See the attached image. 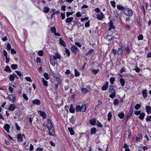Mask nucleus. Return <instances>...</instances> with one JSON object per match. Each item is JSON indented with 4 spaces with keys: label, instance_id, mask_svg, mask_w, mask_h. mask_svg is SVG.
<instances>
[{
    "label": "nucleus",
    "instance_id": "51",
    "mask_svg": "<svg viewBox=\"0 0 151 151\" xmlns=\"http://www.w3.org/2000/svg\"><path fill=\"white\" fill-rule=\"evenodd\" d=\"M50 30L51 32L54 33L56 32V29L55 27H52L50 29Z\"/></svg>",
    "mask_w": 151,
    "mask_h": 151
},
{
    "label": "nucleus",
    "instance_id": "21",
    "mask_svg": "<svg viewBox=\"0 0 151 151\" xmlns=\"http://www.w3.org/2000/svg\"><path fill=\"white\" fill-rule=\"evenodd\" d=\"M73 19V18L72 17L67 18L65 19V22L66 23L69 24L72 21Z\"/></svg>",
    "mask_w": 151,
    "mask_h": 151
},
{
    "label": "nucleus",
    "instance_id": "44",
    "mask_svg": "<svg viewBox=\"0 0 151 151\" xmlns=\"http://www.w3.org/2000/svg\"><path fill=\"white\" fill-rule=\"evenodd\" d=\"M115 27L114 26L113 23L110 22V26L109 29V30H111L112 29H114V28Z\"/></svg>",
    "mask_w": 151,
    "mask_h": 151
},
{
    "label": "nucleus",
    "instance_id": "31",
    "mask_svg": "<svg viewBox=\"0 0 151 151\" xmlns=\"http://www.w3.org/2000/svg\"><path fill=\"white\" fill-rule=\"evenodd\" d=\"M112 116V115L111 114V112L110 111L109 112L108 115V119L107 120L109 121H110L111 120V117Z\"/></svg>",
    "mask_w": 151,
    "mask_h": 151
},
{
    "label": "nucleus",
    "instance_id": "54",
    "mask_svg": "<svg viewBox=\"0 0 151 151\" xmlns=\"http://www.w3.org/2000/svg\"><path fill=\"white\" fill-rule=\"evenodd\" d=\"M23 98L26 100L27 101L29 99L28 97H27L26 94L25 93H23Z\"/></svg>",
    "mask_w": 151,
    "mask_h": 151
},
{
    "label": "nucleus",
    "instance_id": "37",
    "mask_svg": "<svg viewBox=\"0 0 151 151\" xmlns=\"http://www.w3.org/2000/svg\"><path fill=\"white\" fill-rule=\"evenodd\" d=\"M120 82L121 84V85L122 86H123L125 83V81L122 78H121L120 79Z\"/></svg>",
    "mask_w": 151,
    "mask_h": 151
},
{
    "label": "nucleus",
    "instance_id": "24",
    "mask_svg": "<svg viewBox=\"0 0 151 151\" xmlns=\"http://www.w3.org/2000/svg\"><path fill=\"white\" fill-rule=\"evenodd\" d=\"M142 139V136L141 134H139L137 137V140L138 141H140Z\"/></svg>",
    "mask_w": 151,
    "mask_h": 151
},
{
    "label": "nucleus",
    "instance_id": "26",
    "mask_svg": "<svg viewBox=\"0 0 151 151\" xmlns=\"http://www.w3.org/2000/svg\"><path fill=\"white\" fill-rule=\"evenodd\" d=\"M118 116L121 119L123 118L124 116V113L123 112H122L119 113L118 114Z\"/></svg>",
    "mask_w": 151,
    "mask_h": 151
},
{
    "label": "nucleus",
    "instance_id": "36",
    "mask_svg": "<svg viewBox=\"0 0 151 151\" xmlns=\"http://www.w3.org/2000/svg\"><path fill=\"white\" fill-rule=\"evenodd\" d=\"M91 71L95 75L96 74L99 72V70L98 69L96 70L93 69L91 70Z\"/></svg>",
    "mask_w": 151,
    "mask_h": 151
},
{
    "label": "nucleus",
    "instance_id": "64",
    "mask_svg": "<svg viewBox=\"0 0 151 151\" xmlns=\"http://www.w3.org/2000/svg\"><path fill=\"white\" fill-rule=\"evenodd\" d=\"M34 149V147L31 144L30 145V147L29 149V151H32V150H33Z\"/></svg>",
    "mask_w": 151,
    "mask_h": 151
},
{
    "label": "nucleus",
    "instance_id": "25",
    "mask_svg": "<svg viewBox=\"0 0 151 151\" xmlns=\"http://www.w3.org/2000/svg\"><path fill=\"white\" fill-rule=\"evenodd\" d=\"M50 11V9L48 7L45 6L43 8V12L45 13H47Z\"/></svg>",
    "mask_w": 151,
    "mask_h": 151
},
{
    "label": "nucleus",
    "instance_id": "32",
    "mask_svg": "<svg viewBox=\"0 0 151 151\" xmlns=\"http://www.w3.org/2000/svg\"><path fill=\"white\" fill-rule=\"evenodd\" d=\"M68 130L71 135H73L74 134V131L73 129L71 127H68Z\"/></svg>",
    "mask_w": 151,
    "mask_h": 151
},
{
    "label": "nucleus",
    "instance_id": "49",
    "mask_svg": "<svg viewBox=\"0 0 151 151\" xmlns=\"http://www.w3.org/2000/svg\"><path fill=\"white\" fill-rule=\"evenodd\" d=\"M146 119L147 122L151 121V115L147 116Z\"/></svg>",
    "mask_w": 151,
    "mask_h": 151
},
{
    "label": "nucleus",
    "instance_id": "20",
    "mask_svg": "<svg viewBox=\"0 0 151 151\" xmlns=\"http://www.w3.org/2000/svg\"><path fill=\"white\" fill-rule=\"evenodd\" d=\"M117 8L119 10H122L123 11V12H124V10L125 9H126L124 7V6H122L120 5H119L117 6Z\"/></svg>",
    "mask_w": 151,
    "mask_h": 151
},
{
    "label": "nucleus",
    "instance_id": "19",
    "mask_svg": "<svg viewBox=\"0 0 151 151\" xmlns=\"http://www.w3.org/2000/svg\"><path fill=\"white\" fill-rule=\"evenodd\" d=\"M146 111L148 114L151 113V107L150 106H146Z\"/></svg>",
    "mask_w": 151,
    "mask_h": 151
},
{
    "label": "nucleus",
    "instance_id": "6",
    "mask_svg": "<svg viewBox=\"0 0 151 151\" xmlns=\"http://www.w3.org/2000/svg\"><path fill=\"white\" fill-rule=\"evenodd\" d=\"M70 50L75 54H76L79 51V50L78 49L77 47L74 45H73L71 47Z\"/></svg>",
    "mask_w": 151,
    "mask_h": 151
},
{
    "label": "nucleus",
    "instance_id": "56",
    "mask_svg": "<svg viewBox=\"0 0 151 151\" xmlns=\"http://www.w3.org/2000/svg\"><path fill=\"white\" fill-rule=\"evenodd\" d=\"M140 106L141 105L140 104H137L134 107L136 109L138 110L140 108Z\"/></svg>",
    "mask_w": 151,
    "mask_h": 151
},
{
    "label": "nucleus",
    "instance_id": "23",
    "mask_svg": "<svg viewBox=\"0 0 151 151\" xmlns=\"http://www.w3.org/2000/svg\"><path fill=\"white\" fill-rule=\"evenodd\" d=\"M59 43L61 45L63 46L64 47H65L66 46L65 42L62 40L61 38L59 39Z\"/></svg>",
    "mask_w": 151,
    "mask_h": 151
},
{
    "label": "nucleus",
    "instance_id": "57",
    "mask_svg": "<svg viewBox=\"0 0 151 151\" xmlns=\"http://www.w3.org/2000/svg\"><path fill=\"white\" fill-rule=\"evenodd\" d=\"M141 113V111H135L134 114L137 115H138L139 114H140Z\"/></svg>",
    "mask_w": 151,
    "mask_h": 151
},
{
    "label": "nucleus",
    "instance_id": "58",
    "mask_svg": "<svg viewBox=\"0 0 151 151\" xmlns=\"http://www.w3.org/2000/svg\"><path fill=\"white\" fill-rule=\"evenodd\" d=\"M111 5L112 6L113 8H115L116 6H115V2L114 1H111L110 2Z\"/></svg>",
    "mask_w": 151,
    "mask_h": 151
},
{
    "label": "nucleus",
    "instance_id": "28",
    "mask_svg": "<svg viewBox=\"0 0 151 151\" xmlns=\"http://www.w3.org/2000/svg\"><path fill=\"white\" fill-rule=\"evenodd\" d=\"M118 55H122L123 54V51L122 48H119L118 49L117 51Z\"/></svg>",
    "mask_w": 151,
    "mask_h": 151
},
{
    "label": "nucleus",
    "instance_id": "59",
    "mask_svg": "<svg viewBox=\"0 0 151 151\" xmlns=\"http://www.w3.org/2000/svg\"><path fill=\"white\" fill-rule=\"evenodd\" d=\"M41 59L38 57L36 58V62L37 63H41Z\"/></svg>",
    "mask_w": 151,
    "mask_h": 151
},
{
    "label": "nucleus",
    "instance_id": "53",
    "mask_svg": "<svg viewBox=\"0 0 151 151\" xmlns=\"http://www.w3.org/2000/svg\"><path fill=\"white\" fill-rule=\"evenodd\" d=\"M39 55L40 56H42L43 55V52L42 50H40L38 52Z\"/></svg>",
    "mask_w": 151,
    "mask_h": 151
},
{
    "label": "nucleus",
    "instance_id": "4",
    "mask_svg": "<svg viewBox=\"0 0 151 151\" xmlns=\"http://www.w3.org/2000/svg\"><path fill=\"white\" fill-rule=\"evenodd\" d=\"M124 13L128 17H131L133 15L132 10L129 8H126L124 10Z\"/></svg>",
    "mask_w": 151,
    "mask_h": 151
},
{
    "label": "nucleus",
    "instance_id": "18",
    "mask_svg": "<svg viewBox=\"0 0 151 151\" xmlns=\"http://www.w3.org/2000/svg\"><path fill=\"white\" fill-rule=\"evenodd\" d=\"M142 93L144 98L145 99L147 96V91L145 89L142 91Z\"/></svg>",
    "mask_w": 151,
    "mask_h": 151
},
{
    "label": "nucleus",
    "instance_id": "7",
    "mask_svg": "<svg viewBox=\"0 0 151 151\" xmlns=\"http://www.w3.org/2000/svg\"><path fill=\"white\" fill-rule=\"evenodd\" d=\"M9 100L13 102H15L16 100L15 96L14 94H10L8 95Z\"/></svg>",
    "mask_w": 151,
    "mask_h": 151
},
{
    "label": "nucleus",
    "instance_id": "29",
    "mask_svg": "<svg viewBox=\"0 0 151 151\" xmlns=\"http://www.w3.org/2000/svg\"><path fill=\"white\" fill-rule=\"evenodd\" d=\"M4 70L8 73H10L12 71L9 67L8 65L5 67Z\"/></svg>",
    "mask_w": 151,
    "mask_h": 151
},
{
    "label": "nucleus",
    "instance_id": "27",
    "mask_svg": "<svg viewBox=\"0 0 151 151\" xmlns=\"http://www.w3.org/2000/svg\"><path fill=\"white\" fill-rule=\"evenodd\" d=\"M43 85L47 87L48 86V82H47L45 80L44 78H42V81Z\"/></svg>",
    "mask_w": 151,
    "mask_h": 151
},
{
    "label": "nucleus",
    "instance_id": "55",
    "mask_svg": "<svg viewBox=\"0 0 151 151\" xmlns=\"http://www.w3.org/2000/svg\"><path fill=\"white\" fill-rule=\"evenodd\" d=\"M11 48V46L10 44L8 43L7 45V49L8 50H10Z\"/></svg>",
    "mask_w": 151,
    "mask_h": 151
},
{
    "label": "nucleus",
    "instance_id": "41",
    "mask_svg": "<svg viewBox=\"0 0 151 151\" xmlns=\"http://www.w3.org/2000/svg\"><path fill=\"white\" fill-rule=\"evenodd\" d=\"M65 52L67 54L68 57H69L70 56V53L68 49L66 48H65Z\"/></svg>",
    "mask_w": 151,
    "mask_h": 151
},
{
    "label": "nucleus",
    "instance_id": "14",
    "mask_svg": "<svg viewBox=\"0 0 151 151\" xmlns=\"http://www.w3.org/2000/svg\"><path fill=\"white\" fill-rule=\"evenodd\" d=\"M96 119L95 118H93L89 120L90 124L92 125H94L96 124Z\"/></svg>",
    "mask_w": 151,
    "mask_h": 151
},
{
    "label": "nucleus",
    "instance_id": "9",
    "mask_svg": "<svg viewBox=\"0 0 151 151\" xmlns=\"http://www.w3.org/2000/svg\"><path fill=\"white\" fill-rule=\"evenodd\" d=\"M104 17V15L102 12H101L97 14V18L99 20H101Z\"/></svg>",
    "mask_w": 151,
    "mask_h": 151
},
{
    "label": "nucleus",
    "instance_id": "43",
    "mask_svg": "<svg viewBox=\"0 0 151 151\" xmlns=\"http://www.w3.org/2000/svg\"><path fill=\"white\" fill-rule=\"evenodd\" d=\"M75 76H78L80 75L79 72L76 69L74 70Z\"/></svg>",
    "mask_w": 151,
    "mask_h": 151
},
{
    "label": "nucleus",
    "instance_id": "17",
    "mask_svg": "<svg viewBox=\"0 0 151 151\" xmlns=\"http://www.w3.org/2000/svg\"><path fill=\"white\" fill-rule=\"evenodd\" d=\"M9 128H10V126L8 124H6L4 126V129L8 133H9Z\"/></svg>",
    "mask_w": 151,
    "mask_h": 151
},
{
    "label": "nucleus",
    "instance_id": "13",
    "mask_svg": "<svg viewBox=\"0 0 151 151\" xmlns=\"http://www.w3.org/2000/svg\"><path fill=\"white\" fill-rule=\"evenodd\" d=\"M32 103L33 104H35L37 105H40L41 104L40 101L38 99H35L33 100Z\"/></svg>",
    "mask_w": 151,
    "mask_h": 151
},
{
    "label": "nucleus",
    "instance_id": "16",
    "mask_svg": "<svg viewBox=\"0 0 151 151\" xmlns=\"http://www.w3.org/2000/svg\"><path fill=\"white\" fill-rule=\"evenodd\" d=\"M54 80L57 81L58 82V83H60V84L62 83L61 80L57 76H54Z\"/></svg>",
    "mask_w": 151,
    "mask_h": 151
},
{
    "label": "nucleus",
    "instance_id": "1",
    "mask_svg": "<svg viewBox=\"0 0 151 151\" xmlns=\"http://www.w3.org/2000/svg\"><path fill=\"white\" fill-rule=\"evenodd\" d=\"M47 127L49 131V134L50 136L53 135L54 134V130L52 123L49 119L47 120Z\"/></svg>",
    "mask_w": 151,
    "mask_h": 151
},
{
    "label": "nucleus",
    "instance_id": "50",
    "mask_svg": "<svg viewBox=\"0 0 151 151\" xmlns=\"http://www.w3.org/2000/svg\"><path fill=\"white\" fill-rule=\"evenodd\" d=\"M115 79L114 78L111 77L110 79V81L111 84L112 85L114 83V82L115 81Z\"/></svg>",
    "mask_w": 151,
    "mask_h": 151
},
{
    "label": "nucleus",
    "instance_id": "12",
    "mask_svg": "<svg viewBox=\"0 0 151 151\" xmlns=\"http://www.w3.org/2000/svg\"><path fill=\"white\" fill-rule=\"evenodd\" d=\"M60 55L57 52H56L53 56V58L55 60H56L57 59H60Z\"/></svg>",
    "mask_w": 151,
    "mask_h": 151
},
{
    "label": "nucleus",
    "instance_id": "35",
    "mask_svg": "<svg viewBox=\"0 0 151 151\" xmlns=\"http://www.w3.org/2000/svg\"><path fill=\"white\" fill-rule=\"evenodd\" d=\"M9 80L12 82L14 81V78L13 73L11 75H10V76L9 77Z\"/></svg>",
    "mask_w": 151,
    "mask_h": 151
},
{
    "label": "nucleus",
    "instance_id": "11",
    "mask_svg": "<svg viewBox=\"0 0 151 151\" xmlns=\"http://www.w3.org/2000/svg\"><path fill=\"white\" fill-rule=\"evenodd\" d=\"M16 108V106L15 104H10L8 109L9 111H14Z\"/></svg>",
    "mask_w": 151,
    "mask_h": 151
},
{
    "label": "nucleus",
    "instance_id": "48",
    "mask_svg": "<svg viewBox=\"0 0 151 151\" xmlns=\"http://www.w3.org/2000/svg\"><path fill=\"white\" fill-rule=\"evenodd\" d=\"M96 122L97 123L96 124L97 126L100 127H103V125L100 122H99L98 121H97Z\"/></svg>",
    "mask_w": 151,
    "mask_h": 151
},
{
    "label": "nucleus",
    "instance_id": "30",
    "mask_svg": "<svg viewBox=\"0 0 151 151\" xmlns=\"http://www.w3.org/2000/svg\"><path fill=\"white\" fill-rule=\"evenodd\" d=\"M145 115V113L143 112H142L140 114V116L139 117V118L142 120H143L144 119Z\"/></svg>",
    "mask_w": 151,
    "mask_h": 151
},
{
    "label": "nucleus",
    "instance_id": "60",
    "mask_svg": "<svg viewBox=\"0 0 151 151\" xmlns=\"http://www.w3.org/2000/svg\"><path fill=\"white\" fill-rule=\"evenodd\" d=\"M112 53H113V54L114 55H116L117 53V52L116 50L114 49H112Z\"/></svg>",
    "mask_w": 151,
    "mask_h": 151
},
{
    "label": "nucleus",
    "instance_id": "8",
    "mask_svg": "<svg viewBox=\"0 0 151 151\" xmlns=\"http://www.w3.org/2000/svg\"><path fill=\"white\" fill-rule=\"evenodd\" d=\"M38 114H39L40 116H42V117L43 119H45L47 117V115L45 111H38Z\"/></svg>",
    "mask_w": 151,
    "mask_h": 151
},
{
    "label": "nucleus",
    "instance_id": "40",
    "mask_svg": "<svg viewBox=\"0 0 151 151\" xmlns=\"http://www.w3.org/2000/svg\"><path fill=\"white\" fill-rule=\"evenodd\" d=\"M11 67L12 68L13 70H15L17 68V64H12L11 65Z\"/></svg>",
    "mask_w": 151,
    "mask_h": 151
},
{
    "label": "nucleus",
    "instance_id": "45",
    "mask_svg": "<svg viewBox=\"0 0 151 151\" xmlns=\"http://www.w3.org/2000/svg\"><path fill=\"white\" fill-rule=\"evenodd\" d=\"M44 76L46 80H48L49 79V75L47 73H44Z\"/></svg>",
    "mask_w": 151,
    "mask_h": 151
},
{
    "label": "nucleus",
    "instance_id": "61",
    "mask_svg": "<svg viewBox=\"0 0 151 151\" xmlns=\"http://www.w3.org/2000/svg\"><path fill=\"white\" fill-rule=\"evenodd\" d=\"M25 79L28 81H29L31 82L32 81V80L31 79L30 77H26L25 78Z\"/></svg>",
    "mask_w": 151,
    "mask_h": 151
},
{
    "label": "nucleus",
    "instance_id": "42",
    "mask_svg": "<svg viewBox=\"0 0 151 151\" xmlns=\"http://www.w3.org/2000/svg\"><path fill=\"white\" fill-rule=\"evenodd\" d=\"M119 100L117 99H115L114 100V105L115 106L118 105L119 104Z\"/></svg>",
    "mask_w": 151,
    "mask_h": 151
},
{
    "label": "nucleus",
    "instance_id": "38",
    "mask_svg": "<svg viewBox=\"0 0 151 151\" xmlns=\"http://www.w3.org/2000/svg\"><path fill=\"white\" fill-rule=\"evenodd\" d=\"M81 91L83 93H86L88 92V91L87 88H81Z\"/></svg>",
    "mask_w": 151,
    "mask_h": 151
},
{
    "label": "nucleus",
    "instance_id": "3",
    "mask_svg": "<svg viewBox=\"0 0 151 151\" xmlns=\"http://www.w3.org/2000/svg\"><path fill=\"white\" fill-rule=\"evenodd\" d=\"M109 91L111 94L109 95V97L112 99L114 98L116 96V91L114 89V86L113 85H110L109 89Z\"/></svg>",
    "mask_w": 151,
    "mask_h": 151
},
{
    "label": "nucleus",
    "instance_id": "63",
    "mask_svg": "<svg viewBox=\"0 0 151 151\" xmlns=\"http://www.w3.org/2000/svg\"><path fill=\"white\" fill-rule=\"evenodd\" d=\"M15 126L16 127L18 131H19L20 130V127L19 126L17 123H15Z\"/></svg>",
    "mask_w": 151,
    "mask_h": 151
},
{
    "label": "nucleus",
    "instance_id": "15",
    "mask_svg": "<svg viewBox=\"0 0 151 151\" xmlns=\"http://www.w3.org/2000/svg\"><path fill=\"white\" fill-rule=\"evenodd\" d=\"M70 112L72 113H74L75 111V109L73 105L72 104H71L70 106V108L69 109Z\"/></svg>",
    "mask_w": 151,
    "mask_h": 151
},
{
    "label": "nucleus",
    "instance_id": "10",
    "mask_svg": "<svg viewBox=\"0 0 151 151\" xmlns=\"http://www.w3.org/2000/svg\"><path fill=\"white\" fill-rule=\"evenodd\" d=\"M108 88V82H105L103 85L101 89L103 91H106L107 90Z\"/></svg>",
    "mask_w": 151,
    "mask_h": 151
},
{
    "label": "nucleus",
    "instance_id": "47",
    "mask_svg": "<svg viewBox=\"0 0 151 151\" xmlns=\"http://www.w3.org/2000/svg\"><path fill=\"white\" fill-rule=\"evenodd\" d=\"M114 14L116 17H119L120 15L119 14L118 12L116 10H114Z\"/></svg>",
    "mask_w": 151,
    "mask_h": 151
},
{
    "label": "nucleus",
    "instance_id": "46",
    "mask_svg": "<svg viewBox=\"0 0 151 151\" xmlns=\"http://www.w3.org/2000/svg\"><path fill=\"white\" fill-rule=\"evenodd\" d=\"M96 129L95 127L91 129V134H94L96 133Z\"/></svg>",
    "mask_w": 151,
    "mask_h": 151
},
{
    "label": "nucleus",
    "instance_id": "5",
    "mask_svg": "<svg viewBox=\"0 0 151 151\" xmlns=\"http://www.w3.org/2000/svg\"><path fill=\"white\" fill-rule=\"evenodd\" d=\"M133 109L132 106H130L129 109V113L127 114L126 121H127L128 119H131L130 116L132 115L133 112Z\"/></svg>",
    "mask_w": 151,
    "mask_h": 151
},
{
    "label": "nucleus",
    "instance_id": "33",
    "mask_svg": "<svg viewBox=\"0 0 151 151\" xmlns=\"http://www.w3.org/2000/svg\"><path fill=\"white\" fill-rule=\"evenodd\" d=\"M113 37L111 35H108L107 36L106 38L107 40L110 41L112 40Z\"/></svg>",
    "mask_w": 151,
    "mask_h": 151
},
{
    "label": "nucleus",
    "instance_id": "52",
    "mask_svg": "<svg viewBox=\"0 0 151 151\" xmlns=\"http://www.w3.org/2000/svg\"><path fill=\"white\" fill-rule=\"evenodd\" d=\"M143 37L142 35H140L138 37V39L139 40H141L143 39Z\"/></svg>",
    "mask_w": 151,
    "mask_h": 151
},
{
    "label": "nucleus",
    "instance_id": "2",
    "mask_svg": "<svg viewBox=\"0 0 151 151\" xmlns=\"http://www.w3.org/2000/svg\"><path fill=\"white\" fill-rule=\"evenodd\" d=\"M86 104H83L81 106L78 105L76 106L75 110L77 112L81 111L85 112L86 110Z\"/></svg>",
    "mask_w": 151,
    "mask_h": 151
},
{
    "label": "nucleus",
    "instance_id": "39",
    "mask_svg": "<svg viewBox=\"0 0 151 151\" xmlns=\"http://www.w3.org/2000/svg\"><path fill=\"white\" fill-rule=\"evenodd\" d=\"M50 61L51 65L53 66H55V60L54 59L52 60L50 58Z\"/></svg>",
    "mask_w": 151,
    "mask_h": 151
},
{
    "label": "nucleus",
    "instance_id": "62",
    "mask_svg": "<svg viewBox=\"0 0 151 151\" xmlns=\"http://www.w3.org/2000/svg\"><path fill=\"white\" fill-rule=\"evenodd\" d=\"M15 72L17 74V75L19 76H21L22 75V74L21 73L20 71L16 70Z\"/></svg>",
    "mask_w": 151,
    "mask_h": 151
},
{
    "label": "nucleus",
    "instance_id": "22",
    "mask_svg": "<svg viewBox=\"0 0 151 151\" xmlns=\"http://www.w3.org/2000/svg\"><path fill=\"white\" fill-rule=\"evenodd\" d=\"M17 141H23V138L20 134H19L17 135Z\"/></svg>",
    "mask_w": 151,
    "mask_h": 151
},
{
    "label": "nucleus",
    "instance_id": "34",
    "mask_svg": "<svg viewBox=\"0 0 151 151\" xmlns=\"http://www.w3.org/2000/svg\"><path fill=\"white\" fill-rule=\"evenodd\" d=\"M93 52H94L93 49H90L88 52L86 53L85 54V55H90Z\"/></svg>",
    "mask_w": 151,
    "mask_h": 151
}]
</instances>
